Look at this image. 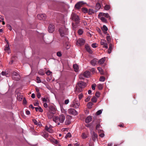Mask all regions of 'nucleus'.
<instances>
[{
	"mask_svg": "<svg viewBox=\"0 0 146 146\" xmlns=\"http://www.w3.org/2000/svg\"><path fill=\"white\" fill-rule=\"evenodd\" d=\"M86 86V84L84 82L79 81L76 86V92H81L83 90V88H85Z\"/></svg>",
	"mask_w": 146,
	"mask_h": 146,
	"instance_id": "nucleus-1",
	"label": "nucleus"
},
{
	"mask_svg": "<svg viewBox=\"0 0 146 146\" xmlns=\"http://www.w3.org/2000/svg\"><path fill=\"white\" fill-rule=\"evenodd\" d=\"M71 19L73 21L72 23H76L77 24L80 23V19L79 16L76 13H72L71 17Z\"/></svg>",
	"mask_w": 146,
	"mask_h": 146,
	"instance_id": "nucleus-2",
	"label": "nucleus"
},
{
	"mask_svg": "<svg viewBox=\"0 0 146 146\" xmlns=\"http://www.w3.org/2000/svg\"><path fill=\"white\" fill-rule=\"evenodd\" d=\"M68 29L64 27H61L59 30L60 35L62 37L64 36V35H67L68 33Z\"/></svg>",
	"mask_w": 146,
	"mask_h": 146,
	"instance_id": "nucleus-3",
	"label": "nucleus"
},
{
	"mask_svg": "<svg viewBox=\"0 0 146 146\" xmlns=\"http://www.w3.org/2000/svg\"><path fill=\"white\" fill-rule=\"evenodd\" d=\"M80 104L77 99H75L72 103L70 105V106L75 108H79Z\"/></svg>",
	"mask_w": 146,
	"mask_h": 146,
	"instance_id": "nucleus-4",
	"label": "nucleus"
},
{
	"mask_svg": "<svg viewBox=\"0 0 146 146\" xmlns=\"http://www.w3.org/2000/svg\"><path fill=\"white\" fill-rule=\"evenodd\" d=\"M12 77V79L15 80H19L20 78V75L15 72H13Z\"/></svg>",
	"mask_w": 146,
	"mask_h": 146,
	"instance_id": "nucleus-5",
	"label": "nucleus"
},
{
	"mask_svg": "<svg viewBox=\"0 0 146 146\" xmlns=\"http://www.w3.org/2000/svg\"><path fill=\"white\" fill-rule=\"evenodd\" d=\"M53 127L50 124L46 125L45 127V129L49 133H52L53 132L52 129Z\"/></svg>",
	"mask_w": 146,
	"mask_h": 146,
	"instance_id": "nucleus-6",
	"label": "nucleus"
},
{
	"mask_svg": "<svg viewBox=\"0 0 146 146\" xmlns=\"http://www.w3.org/2000/svg\"><path fill=\"white\" fill-rule=\"evenodd\" d=\"M68 112L69 114L74 115H76L78 113L77 111L75 110L72 108L69 109L68 110Z\"/></svg>",
	"mask_w": 146,
	"mask_h": 146,
	"instance_id": "nucleus-7",
	"label": "nucleus"
},
{
	"mask_svg": "<svg viewBox=\"0 0 146 146\" xmlns=\"http://www.w3.org/2000/svg\"><path fill=\"white\" fill-rule=\"evenodd\" d=\"M72 25L73 30L74 31H76L77 30L80 25V23H78V24L76 23H72Z\"/></svg>",
	"mask_w": 146,
	"mask_h": 146,
	"instance_id": "nucleus-8",
	"label": "nucleus"
},
{
	"mask_svg": "<svg viewBox=\"0 0 146 146\" xmlns=\"http://www.w3.org/2000/svg\"><path fill=\"white\" fill-rule=\"evenodd\" d=\"M85 42V40L83 39L80 38L77 41L76 44L78 45L81 46L84 45Z\"/></svg>",
	"mask_w": 146,
	"mask_h": 146,
	"instance_id": "nucleus-9",
	"label": "nucleus"
},
{
	"mask_svg": "<svg viewBox=\"0 0 146 146\" xmlns=\"http://www.w3.org/2000/svg\"><path fill=\"white\" fill-rule=\"evenodd\" d=\"M48 32L50 33H52L54 31V27L52 24H50L48 28Z\"/></svg>",
	"mask_w": 146,
	"mask_h": 146,
	"instance_id": "nucleus-10",
	"label": "nucleus"
},
{
	"mask_svg": "<svg viewBox=\"0 0 146 146\" xmlns=\"http://www.w3.org/2000/svg\"><path fill=\"white\" fill-rule=\"evenodd\" d=\"M65 116L63 114L60 115L58 117V121H59L60 123H63L65 120Z\"/></svg>",
	"mask_w": 146,
	"mask_h": 146,
	"instance_id": "nucleus-11",
	"label": "nucleus"
},
{
	"mask_svg": "<svg viewBox=\"0 0 146 146\" xmlns=\"http://www.w3.org/2000/svg\"><path fill=\"white\" fill-rule=\"evenodd\" d=\"M37 17L40 20H44L45 19L46 17V16L45 14H42L38 15Z\"/></svg>",
	"mask_w": 146,
	"mask_h": 146,
	"instance_id": "nucleus-12",
	"label": "nucleus"
},
{
	"mask_svg": "<svg viewBox=\"0 0 146 146\" xmlns=\"http://www.w3.org/2000/svg\"><path fill=\"white\" fill-rule=\"evenodd\" d=\"M82 2H79L77 3L75 5V7L77 9H79L83 4Z\"/></svg>",
	"mask_w": 146,
	"mask_h": 146,
	"instance_id": "nucleus-13",
	"label": "nucleus"
},
{
	"mask_svg": "<svg viewBox=\"0 0 146 146\" xmlns=\"http://www.w3.org/2000/svg\"><path fill=\"white\" fill-rule=\"evenodd\" d=\"M104 16L107 18H109L110 17L109 14L108 13H103L100 12L98 15V17H101Z\"/></svg>",
	"mask_w": 146,
	"mask_h": 146,
	"instance_id": "nucleus-14",
	"label": "nucleus"
},
{
	"mask_svg": "<svg viewBox=\"0 0 146 146\" xmlns=\"http://www.w3.org/2000/svg\"><path fill=\"white\" fill-rule=\"evenodd\" d=\"M92 137L93 140L94 141L98 138V135L94 131H93L92 133Z\"/></svg>",
	"mask_w": 146,
	"mask_h": 146,
	"instance_id": "nucleus-15",
	"label": "nucleus"
},
{
	"mask_svg": "<svg viewBox=\"0 0 146 146\" xmlns=\"http://www.w3.org/2000/svg\"><path fill=\"white\" fill-rule=\"evenodd\" d=\"M84 77L86 78H88L90 76V72L89 71H86L83 73Z\"/></svg>",
	"mask_w": 146,
	"mask_h": 146,
	"instance_id": "nucleus-16",
	"label": "nucleus"
},
{
	"mask_svg": "<svg viewBox=\"0 0 146 146\" xmlns=\"http://www.w3.org/2000/svg\"><path fill=\"white\" fill-rule=\"evenodd\" d=\"M85 48L86 50L90 54H92L93 52L92 50L90 48L88 45L86 44L85 45Z\"/></svg>",
	"mask_w": 146,
	"mask_h": 146,
	"instance_id": "nucleus-17",
	"label": "nucleus"
},
{
	"mask_svg": "<svg viewBox=\"0 0 146 146\" xmlns=\"http://www.w3.org/2000/svg\"><path fill=\"white\" fill-rule=\"evenodd\" d=\"M42 136L44 138L46 139L47 140L48 139L50 138H48L49 134H48L45 132H43L42 133Z\"/></svg>",
	"mask_w": 146,
	"mask_h": 146,
	"instance_id": "nucleus-18",
	"label": "nucleus"
},
{
	"mask_svg": "<svg viewBox=\"0 0 146 146\" xmlns=\"http://www.w3.org/2000/svg\"><path fill=\"white\" fill-rule=\"evenodd\" d=\"M98 60L96 58H94L90 62L91 64L93 66H94L96 64Z\"/></svg>",
	"mask_w": 146,
	"mask_h": 146,
	"instance_id": "nucleus-19",
	"label": "nucleus"
},
{
	"mask_svg": "<svg viewBox=\"0 0 146 146\" xmlns=\"http://www.w3.org/2000/svg\"><path fill=\"white\" fill-rule=\"evenodd\" d=\"M92 119V118L91 116H88L86 117L85 119V122L86 123H88L90 122Z\"/></svg>",
	"mask_w": 146,
	"mask_h": 146,
	"instance_id": "nucleus-20",
	"label": "nucleus"
},
{
	"mask_svg": "<svg viewBox=\"0 0 146 146\" xmlns=\"http://www.w3.org/2000/svg\"><path fill=\"white\" fill-rule=\"evenodd\" d=\"M101 29L103 31L104 33L106 34L107 33L106 31L108 30V28L105 25H104Z\"/></svg>",
	"mask_w": 146,
	"mask_h": 146,
	"instance_id": "nucleus-21",
	"label": "nucleus"
},
{
	"mask_svg": "<svg viewBox=\"0 0 146 146\" xmlns=\"http://www.w3.org/2000/svg\"><path fill=\"white\" fill-rule=\"evenodd\" d=\"M48 141H50L52 143H54L55 144H57L58 143V141L56 140L55 139L52 137H50V138H49L47 139Z\"/></svg>",
	"mask_w": 146,
	"mask_h": 146,
	"instance_id": "nucleus-22",
	"label": "nucleus"
},
{
	"mask_svg": "<svg viewBox=\"0 0 146 146\" xmlns=\"http://www.w3.org/2000/svg\"><path fill=\"white\" fill-rule=\"evenodd\" d=\"M113 45L111 43H110L109 45V47L108 50V53H110L113 48Z\"/></svg>",
	"mask_w": 146,
	"mask_h": 146,
	"instance_id": "nucleus-23",
	"label": "nucleus"
},
{
	"mask_svg": "<svg viewBox=\"0 0 146 146\" xmlns=\"http://www.w3.org/2000/svg\"><path fill=\"white\" fill-rule=\"evenodd\" d=\"M41 99L43 102H46L47 103H49L50 102V100L48 97H46V98H42Z\"/></svg>",
	"mask_w": 146,
	"mask_h": 146,
	"instance_id": "nucleus-24",
	"label": "nucleus"
},
{
	"mask_svg": "<svg viewBox=\"0 0 146 146\" xmlns=\"http://www.w3.org/2000/svg\"><path fill=\"white\" fill-rule=\"evenodd\" d=\"M105 59V58H102L100 59L98 61V63L99 64H102L104 63Z\"/></svg>",
	"mask_w": 146,
	"mask_h": 146,
	"instance_id": "nucleus-25",
	"label": "nucleus"
},
{
	"mask_svg": "<svg viewBox=\"0 0 146 146\" xmlns=\"http://www.w3.org/2000/svg\"><path fill=\"white\" fill-rule=\"evenodd\" d=\"M73 67L75 72H77L78 71L79 67L76 64H74L73 66Z\"/></svg>",
	"mask_w": 146,
	"mask_h": 146,
	"instance_id": "nucleus-26",
	"label": "nucleus"
},
{
	"mask_svg": "<svg viewBox=\"0 0 146 146\" xmlns=\"http://www.w3.org/2000/svg\"><path fill=\"white\" fill-rule=\"evenodd\" d=\"M106 39L108 42V43H109L110 42V40H111V38L110 36L109 35V34H107V36H106Z\"/></svg>",
	"mask_w": 146,
	"mask_h": 146,
	"instance_id": "nucleus-27",
	"label": "nucleus"
},
{
	"mask_svg": "<svg viewBox=\"0 0 146 146\" xmlns=\"http://www.w3.org/2000/svg\"><path fill=\"white\" fill-rule=\"evenodd\" d=\"M98 70L99 71V72L100 73V74L102 75H104V73L103 70L102 68L100 67H98Z\"/></svg>",
	"mask_w": 146,
	"mask_h": 146,
	"instance_id": "nucleus-28",
	"label": "nucleus"
},
{
	"mask_svg": "<svg viewBox=\"0 0 146 146\" xmlns=\"http://www.w3.org/2000/svg\"><path fill=\"white\" fill-rule=\"evenodd\" d=\"M4 50L6 52H7L8 54L10 53V48H9V46H6L5 47Z\"/></svg>",
	"mask_w": 146,
	"mask_h": 146,
	"instance_id": "nucleus-29",
	"label": "nucleus"
},
{
	"mask_svg": "<svg viewBox=\"0 0 146 146\" xmlns=\"http://www.w3.org/2000/svg\"><path fill=\"white\" fill-rule=\"evenodd\" d=\"M93 105V103L92 102H90L88 103L87 106L88 108L90 109L92 108Z\"/></svg>",
	"mask_w": 146,
	"mask_h": 146,
	"instance_id": "nucleus-30",
	"label": "nucleus"
},
{
	"mask_svg": "<svg viewBox=\"0 0 146 146\" xmlns=\"http://www.w3.org/2000/svg\"><path fill=\"white\" fill-rule=\"evenodd\" d=\"M101 7L100 4L99 3H97L96 5V10H98L100 9Z\"/></svg>",
	"mask_w": 146,
	"mask_h": 146,
	"instance_id": "nucleus-31",
	"label": "nucleus"
},
{
	"mask_svg": "<svg viewBox=\"0 0 146 146\" xmlns=\"http://www.w3.org/2000/svg\"><path fill=\"white\" fill-rule=\"evenodd\" d=\"M110 8V5H106L104 7V9L106 10H108Z\"/></svg>",
	"mask_w": 146,
	"mask_h": 146,
	"instance_id": "nucleus-32",
	"label": "nucleus"
},
{
	"mask_svg": "<svg viewBox=\"0 0 146 146\" xmlns=\"http://www.w3.org/2000/svg\"><path fill=\"white\" fill-rule=\"evenodd\" d=\"M88 13L89 15H92L94 13V11L92 9H90L89 10Z\"/></svg>",
	"mask_w": 146,
	"mask_h": 146,
	"instance_id": "nucleus-33",
	"label": "nucleus"
},
{
	"mask_svg": "<svg viewBox=\"0 0 146 146\" xmlns=\"http://www.w3.org/2000/svg\"><path fill=\"white\" fill-rule=\"evenodd\" d=\"M91 100L93 102H96L97 100V98L95 97L94 96L92 98Z\"/></svg>",
	"mask_w": 146,
	"mask_h": 146,
	"instance_id": "nucleus-34",
	"label": "nucleus"
},
{
	"mask_svg": "<svg viewBox=\"0 0 146 146\" xmlns=\"http://www.w3.org/2000/svg\"><path fill=\"white\" fill-rule=\"evenodd\" d=\"M100 19L103 22H104L105 23H106L107 22V21L106 19L104 17H100Z\"/></svg>",
	"mask_w": 146,
	"mask_h": 146,
	"instance_id": "nucleus-35",
	"label": "nucleus"
},
{
	"mask_svg": "<svg viewBox=\"0 0 146 146\" xmlns=\"http://www.w3.org/2000/svg\"><path fill=\"white\" fill-rule=\"evenodd\" d=\"M78 34L80 35H81L83 34V31L81 29H79L78 31Z\"/></svg>",
	"mask_w": 146,
	"mask_h": 146,
	"instance_id": "nucleus-36",
	"label": "nucleus"
},
{
	"mask_svg": "<svg viewBox=\"0 0 146 146\" xmlns=\"http://www.w3.org/2000/svg\"><path fill=\"white\" fill-rule=\"evenodd\" d=\"M38 74L40 75H43L44 74V71L42 70H40L38 71Z\"/></svg>",
	"mask_w": 146,
	"mask_h": 146,
	"instance_id": "nucleus-37",
	"label": "nucleus"
},
{
	"mask_svg": "<svg viewBox=\"0 0 146 146\" xmlns=\"http://www.w3.org/2000/svg\"><path fill=\"white\" fill-rule=\"evenodd\" d=\"M82 10L84 13H87L88 12V9L86 8H83L82 9Z\"/></svg>",
	"mask_w": 146,
	"mask_h": 146,
	"instance_id": "nucleus-38",
	"label": "nucleus"
},
{
	"mask_svg": "<svg viewBox=\"0 0 146 146\" xmlns=\"http://www.w3.org/2000/svg\"><path fill=\"white\" fill-rule=\"evenodd\" d=\"M105 80V78L103 76H101L100 78V81L102 82H104Z\"/></svg>",
	"mask_w": 146,
	"mask_h": 146,
	"instance_id": "nucleus-39",
	"label": "nucleus"
},
{
	"mask_svg": "<svg viewBox=\"0 0 146 146\" xmlns=\"http://www.w3.org/2000/svg\"><path fill=\"white\" fill-rule=\"evenodd\" d=\"M106 41L104 39L101 40L100 41V44L101 45H104L106 43Z\"/></svg>",
	"mask_w": 146,
	"mask_h": 146,
	"instance_id": "nucleus-40",
	"label": "nucleus"
},
{
	"mask_svg": "<svg viewBox=\"0 0 146 146\" xmlns=\"http://www.w3.org/2000/svg\"><path fill=\"white\" fill-rule=\"evenodd\" d=\"M53 121L55 122H57L58 121V117H55L53 118Z\"/></svg>",
	"mask_w": 146,
	"mask_h": 146,
	"instance_id": "nucleus-41",
	"label": "nucleus"
},
{
	"mask_svg": "<svg viewBox=\"0 0 146 146\" xmlns=\"http://www.w3.org/2000/svg\"><path fill=\"white\" fill-rule=\"evenodd\" d=\"M82 137L83 139H85L87 137V135L85 133H83L82 135Z\"/></svg>",
	"mask_w": 146,
	"mask_h": 146,
	"instance_id": "nucleus-42",
	"label": "nucleus"
},
{
	"mask_svg": "<svg viewBox=\"0 0 146 146\" xmlns=\"http://www.w3.org/2000/svg\"><path fill=\"white\" fill-rule=\"evenodd\" d=\"M71 137V135L70 133L68 132L66 135L65 136V137L67 138V137Z\"/></svg>",
	"mask_w": 146,
	"mask_h": 146,
	"instance_id": "nucleus-43",
	"label": "nucleus"
},
{
	"mask_svg": "<svg viewBox=\"0 0 146 146\" xmlns=\"http://www.w3.org/2000/svg\"><path fill=\"white\" fill-rule=\"evenodd\" d=\"M17 98L19 101H21L23 99V97L21 96H20V95H19V96H18Z\"/></svg>",
	"mask_w": 146,
	"mask_h": 146,
	"instance_id": "nucleus-44",
	"label": "nucleus"
},
{
	"mask_svg": "<svg viewBox=\"0 0 146 146\" xmlns=\"http://www.w3.org/2000/svg\"><path fill=\"white\" fill-rule=\"evenodd\" d=\"M102 111L101 110H100L96 112V115H99L102 113Z\"/></svg>",
	"mask_w": 146,
	"mask_h": 146,
	"instance_id": "nucleus-45",
	"label": "nucleus"
},
{
	"mask_svg": "<svg viewBox=\"0 0 146 146\" xmlns=\"http://www.w3.org/2000/svg\"><path fill=\"white\" fill-rule=\"evenodd\" d=\"M98 88L99 90H101L103 88V86L101 84H99L98 86Z\"/></svg>",
	"mask_w": 146,
	"mask_h": 146,
	"instance_id": "nucleus-46",
	"label": "nucleus"
},
{
	"mask_svg": "<svg viewBox=\"0 0 146 146\" xmlns=\"http://www.w3.org/2000/svg\"><path fill=\"white\" fill-rule=\"evenodd\" d=\"M100 127V124H97L96 126V129L97 130H98Z\"/></svg>",
	"mask_w": 146,
	"mask_h": 146,
	"instance_id": "nucleus-47",
	"label": "nucleus"
},
{
	"mask_svg": "<svg viewBox=\"0 0 146 146\" xmlns=\"http://www.w3.org/2000/svg\"><path fill=\"white\" fill-rule=\"evenodd\" d=\"M96 86V84H93L92 85V88L93 90H94L95 89V87Z\"/></svg>",
	"mask_w": 146,
	"mask_h": 146,
	"instance_id": "nucleus-48",
	"label": "nucleus"
},
{
	"mask_svg": "<svg viewBox=\"0 0 146 146\" xmlns=\"http://www.w3.org/2000/svg\"><path fill=\"white\" fill-rule=\"evenodd\" d=\"M70 123H71V122H70V121L68 120H66L65 122V124L66 125H68L70 124Z\"/></svg>",
	"mask_w": 146,
	"mask_h": 146,
	"instance_id": "nucleus-49",
	"label": "nucleus"
},
{
	"mask_svg": "<svg viewBox=\"0 0 146 146\" xmlns=\"http://www.w3.org/2000/svg\"><path fill=\"white\" fill-rule=\"evenodd\" d=\"M36 80L37 81V83H39L41 82V80H40V78L38 77L37 76L36 77Z\"/></svg>",
	"mask_w": 146,
	"mask_h": 146,
	"instance_id": "nucleus-50",
	"label": "nucleus"
},
{
	"mask_svg": "<svg viewBox=\"0 0 146 146\" xmlns=\"http://www.w3.org/2000/svg\"><path fill=\"white\" fill-rule=\"evenodd\" d=\"M90 98V96H88V97L85 100V101L86 102H88Z\"/></svg>",
	"mask_w": 146,
	"mask_h": 146,
	"instance_id": "nucleus-51",
	"label": "nucleus"
},
{
	"mask_svg": "<svg viewBox=\"0 0 146 146\" xmlns=\"http://www.w3.org/2000/svg\"><path fill=\"white\" fill-rule=\"evenodd\" d=\"M46 73L48 75H50L52 73V72L50 70H48L46 72Z\"/></svg>",
	"mask_w": 146,
	"mask_h": 146,
	"instance_id": "nucleus-52",
	"label": "nucleus"
},
{
	"mask_svg": "<svg viewBox=\"0 0 146 146\" xmlns=\"http://www.w3.org/2000/svg\"><path fill=\"white\" fill-rule=\"evenodd\" d=\"M57 55L59 56L60 57L62 56V54L60 52H58L57 53Z\"/></svg>",
	"mask_w": 146,
	"mask_h": 146,
	"instance_id": "nucleus-53",
	"label": "nucleus"
},
{
	"mask_svg": "<svg viewBox=\"0 0 146 146\" xmlns=\"http://www.w3.org/2000/svg\"><path fill=\"white\" fill-rule=\"evenodd\" d=\"M83 76H83V74H80L79 76V78L80 79H82V80H83L84 79V78H83Z\"/></svg>",
	"mask_w": 146,
	"mask_h": 146,
	"instance_id": "nucleus-54",
	"label": "nucleus"
},
{
	"mask_svg": "<svg viewBox=\"0 0 146 146\" xmlns=\"http://www.w3.org/2000/svg\"><path fill=\"white\" fill-rule=\"evenodd\" d=\"M69 102V100L68 99L64 101V103L65 104H68Z\"/></svg>",
	"mask_w": 146,
	"mask_h": 146,
	"instance_id": "nucleus-55",
	"label": "nucleus"
},
{
	"mask_svg": "<svg viewBox=\"0 0 146 146\" xmlns=\"http://www.w3.org/2000/svg\"><path fill=\"white\" fill-rule=\"evenodd\" d=\"M7 26L8 29H9L10 31H11L12 29L11 25H7Z\"/></svg>",
	"mask_w": 146,
	"mask_h": 146,
	"instance_id": "nucleus-56",
	"label": "nucleus"
},
{
	"mask_svg": "<svg viewBox=\"0 0 146 146\" xmlns=\"http://www.w3.org/2000/svg\"><path fill=\"white\" fill-rule=\"evenodd\" d=\"M100 95V94L98 92H96L95 94V96L97 97H99Z\"/></svg>",
	"mask_w": 146,
	"mask_h": 146,
	"instance_id": "nucleus-57",
	"label": "nucleus"
},
{
	"mask_svg": "<svg viewBox=\"0 0 146 146\" xmlns=\"http://www.w3.org/2000/svg\"><path fill=\"white\" fill-rule=\"evenodd\" d=\"M53 114H51V115L50 114H48L47 115L49 119H51L52 118V117Z\"/></svg>",
	"mask_w": 146,
	"mask_h": 146,
	"instance_id": "nucleus-58",
	"label": "nucleus"
},
{
	"mask_svg": "<svg viewBox=\"0 0 146 146\" xmlns=\"http://www.w3.org/2000/svg\"><path fill=\"white\" fill-rule=\"evenodd\" d=\"M83 95L82 94H80L78 96L79 99L80 100L83 97Z\"/></svg>",
	"mask_w": 146,
	"mask_h": 146,
	"instance_id": "nucleus-59",
	"label": "nucleus"
},
{
	"mask_svg": "<svg viewBox=\"0 0 146 146\" xmlns=\"http://www.w3.org/2000/svg\"><path fill=\"white\" fill-rule=\"evenodd\" d=\"M41 94L39 92H38L37 94V98H39L41 97Z\"/></svg>",
	"mask_w": 146,
	"mask_h": 146,
	"instance_id": "nucleus-60",
	"label": "nucleus"
},
{
	"mask_svg": "<svg viewBox=\"0 0 146 146\" xmlns=\"http://www.w3.org/2000/svg\"><path fill=\"white\" fill-rule=\"evenodd\" d=\"M96 43H93L92 44V46L93 48H96L97 47V46H96Z\"/></svg>",
	"mask_w": 146,
	"mask_h": 146,
	"instance_id": "nucleus-61",
	"label": "nucleus"
},
{
	"mask_svg": "<svg viewBox=\"0 0 146 146\" xmlns=\"http://www.w3.org/2000/svg\"><path fill=\"white\" fill-rule=\"evenodd\" d=\"M95 69L94 68H93L91 69L90 70L91 72H92V73H93L95 72Z\"/></svg>",
	"mask_w": 146,
	"mask_h": 146,
	"instance_id": "nucleus-62",
	"label": "nucleus"
},
{
	"mask_svg": "<svg viewBox=\"0 0 146 146\" xmlns=\"http://www.w3.org/2000/svg\"><path fill=\"white\" fill-rule=\"evenodd\" d=\"M40 112H42L43 111V110L40 107H39V110H38Z\"/></svg>",
	"mask_w": 146,
	"mask_h": 146,
	"instance_id": "nucleus-63",
	"label": "nucleus"
},
{
	"mask_svg": "<svg viewBox=\"0 0 146 146\" xmlns=\"http://www.w3.org/2000/svg\"><path fill=\"white\" fill-rule=\"evenodd\" d=\"M104 45L103 47L105 48H108V45L107 44V43H106L105 44H104V45Z\"/></svg>",
	"mask_w": 146,
	"mask_h": 146,
	"instance_id": "nucleus-64",
	"label": "nucleus"
}]
</instances>
